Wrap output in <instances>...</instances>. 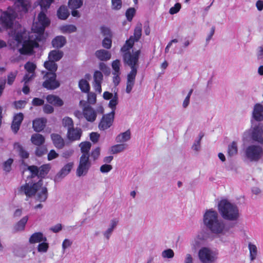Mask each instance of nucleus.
Masks as SVG:
<instances>
[{"label": "nucleus", "mask_w": 263, "mask_h": 263, "mask_svg": "<svg viewBox=\"0 0 263 263\" xmlns=\"http://www.w3.org/2000/svg\"><path fill=\"white\" fill-rule=\"evenodd\" d=\"M83 115L87 121L93 122L97 118L96 111L89 105H85L83 109Z\"/></svg>", "instance_id": "nucleus-17"}, {"label": "nucleus", "mask_w": 263, "mask_h": 263, "mask_svg": "<svg viewBox=\"0 0 263 263\" xmlns=\"http://www.w3.org/2000/svg\"><path fill=\"white\" fill-rule=\"evenodd\" d=\"M44 103V100L39 98H34L32 101V104L34 106H41L43 105Z\"/></svg>", "instance_id": "nucleus-64"}, {"label": "nucleus", "mask_w": 263, "mask_h": 263, "mask_svg": "<svg viewBox=\"0 0 263 263\" xmlns=\"http://www.w3.org/2000/svg\"><path fill=\"white\" fill-rule=\"evenodd\" d=\"M60 29L63 33H71L76 32L77 28L74 25L68 24L61 26Z\"/></svg>", "instance_id": "nucleus-34"}, {"label": "nucleus", "mask_w": 263, "mask_h": 263, "mask_svg": "<svg viewBox=\"0 0 263 263\" xmlns=\"http://www.w3.org/2000/svg\"><path fill=\"white\" fill-rule=\"evenodd\" d=\"M110 99L111 100L108 104V106L111 109V111H114L115 112L116 106L118 103V97L117 93H116L114 96Z\"/></svg>", "instance_id": "nucleus-42"}, {"label": "nucleus", "mask_w": 263, "mask_h": 263, "mask_svg": "<svg viewBox=\"0 0 263 263\" xmlns=\"http://www.w3.org/2000/svg\"><path fill=\"white\" fill-rule=\"evenodd\" d=\"M13 162V159L12 158L8 159L4 163L3 168L4 170L6 172H9L11 170V165Z\"/></svg>", "instance_id": "nucleus-51"}, {"label": "nucleus", "mask_w": 263, "mask_h": 263, "mask_svg": "<svg viewBox=\"0 0 263 263\" xmlns=\"http://www.w3.org/2000/svg\"><path fill=\"white\" fill-rule=\"evenodd\" d=\"M253 120L261 122L263 121V105L260 103H256L254 105L252 112L251 122L253 124Z\"/></svg>", "instance_id": "nucleus-16"}, {"label": "nucleus", "mask_w": 263, "mask_h": 263, "mask_svg": "<svg viewBox=\"0 0 263 263\" xmlns=\"http://www.w3.org/2000/svg\"><path fill=\"white\" fill-rule=\"evenodd\" d=\"M103 76L100 71H96L93 74V83H102Z\"/></svg>", "instance_id": "nucleus-47"}, {"label": "nucleus", "mask_w": 263, "mask_h": 263, "mask_svg": "<svg viewBox=\"0 0 263 263\" xmlns=\"http://www.w3.org/2000/svg\"><path fill=\"white\" fill-rule=\"evenodd\" d=\"M126 144H118L112 146L111 147V152L113 154H117L123 152L126 148Z\"/></svg>", "instance_id": "nucleus-41"}, {"label": "nucleus", "mask_w": 263, "mask_h": 263, "mask_svg": "<svg viewBox=\"0 0 263 263\" xmlns=\"http://www.w3.org/2000/svg\"><path fill=\"white\" fill-rule=\"evenodd\" d=\"M243 138L249 137L252 141L263 145V124L252 125L250 129L243 133Z\"/></svg>", "instance_id": "nucleus-7"}, {"label": "nucleus", "mask_w": 263, "mask_h": 263, "mask_svg": "<svg viewBox=\"0 0 263 263\" xmlns=\"http://www.w3.org/2000/svg\"><path fill=\"white\" fill-rule=\"evenodd\" d=\"M13 39L16 42L17 47L21 46L18 51L22 54H31L33 48L39 47L38 43L32 40L29 32L23 27L15 31Z\"/></svg>", "instance_id": "nucleus-3"}, {"label": "nucleus", "mask_w": 263, "mask_h": 263, "mask_svg": "<svg viewBox=\"0 0 263 263\" xmlns=\"http://www.w3.org/2000/svg\"><path fill=\"white\" fill-rule=\"evenodd\" d=\"M23 119L24 115L22 112L16 114L14 116L11 128L14 134L18 132Z\"/></svg>", "instance_id": "nucleus-20"}, {"label": "nucleus", "mask_w": 263, "mask_h": 263, "mask_svg": "<svg viewBox=\"0 0 263 263\" xmlns=\"http://www.w3.org/2000/svg\"><path fill=\"white\" fill-rule=\"evenodd\" d=\"M83 4V0H69L68 7L70 9H77L82 7Z\"/></svg>", "instance_id": "nucleus-38"}, {"label": "nucleus", "mask_w": 263, "mask_h": 263, "mask_svg": "<svg viewBox=\"0 0 263 263\" xmlns=\"http://www.w3.org/2000/svg\"><path fill=\"white\" fill-rule=\"evenodd\" d=\"M63 126L66 128L67 130L74 127L73 120L69 117H65L62 120Z\"/></svg>", "instance_id": "nucleus-36"}, {"label": "nucleus", "mask_w": 263, "mask_h": 263, "mask_svg": "<svg viewBox=\"0 0 263 263\" xmlns=\"http://www.w3.org/2000/svg\"><path fill=\"white\" fill-rule=\"evenodd\" d=\"M111 40L108 37H105L102 41V46L106 49H110L111 46Z\"/></svg>", "instance_id": "nucleus-58"}, {"label": "nucleus", "mask_w": 263, "mask_h": 263, "mask_svg": "<svg viewBox=\"0 0 263 263\" xmlns=\"http://www.w3.org/2000/svg\"><path fill=\"white\" fill-rule=\"evenodd\" d=\"M63 55V52L59 50H52L50 51L48 55V59L49 60L53 62L59 61Z\"/></svg>", "instance_id": "nucleus-33"}, {"label": "nucleus", "mask_w": 263, "mask_h": 263, "mask_svg": "<svg viewBox=\"0 0 263 263\" xmlns=\"http://www.w3.org/2000/svg\"><path fill=\"white\" fill-rule=\"evenodd\" d=\"M36 67L35 64L30 62H27L24 65V68L27 72L32 73H35Z\"/></svg>", "instance_id": "nucleus-44"}, {"label": "nucleus", "mask_w": 263, "mask_h": 263, "mask_svg": "<svg viewBox=\"0 0 263 263\" xmlns=\"http://www.w3.org/2000/svg\"><path fill=\"white\" fill-rule=\"evenodd\" d=\"M237 151V144L236 142L233 141L229 145L228 148V154L229 156L232 157L236 155Z\"/></svg>", "instance_id": "nucleus-39"}, {"label": "nucleus", "mask_w": 263, "mask_h": 263, "mask_svg": "<svg viewBox=\"0 0 263 263\" xmlns=\"http://www.w3.org/2000/svg\"><path fill=\"white\" fill-rule=\"evenodd\" d=\"M30 141L33 145L41 146L45 143V138L42 135L35 133L32 135Z\"/></svg>", "instance_id": "nucleus-24"}, {"label": "nucleus", "mask_w": 263, "mask_h": 263, "mask_svg": "<svg viewBox=\"0 0 263 263\" xmlns=\"http://www.w3.org/2000/svg\"><path fill=\"white\" fill-rule=\"evenodd\" d=\"M249 249L250 251V254L251 260H254L257 254V248L255 245H252L251 243L249 244Z\"/></svg>", "instance_id": "nucleus-48"}, {"label": "nucleus", "mask_w": 263, "mask_h": 263, "mask_svg": "<svg viewBox=\"0 0 263 263\" xmlns=\"http://www.w3.org/2000/svg\"><path fill=\"white\" fill-rule=\"evenodd\" d=\"M42 11L38 15V22L33 25L32 30L34 33L42 35L45 29L50 24V20Z\"/></svg>", "instance_id": "nucleus-8"}, {"label": "nucleus", "mask_w": 263, "mask_h": 263, "mask_svg": "<svg viewBox=\"0 0 263 263\" xmlns=\"http://www.w3.org/2000/svg\"><path fill=\"white\" fill-rule=\"evenodd\" d=\"M28 220V217L27 216L23 217L20 220H19L14 225L13 227V232H18L24 231Z\"/></svg>", "instance_id": "nucleus-26"}, {"label": "nucleus", "mask_w": 263, "mask_h": 263, "mask_svg": "<svg viewBox=\"0 0 263 263\" xmlns=\"http://www.w3.org/2000/svg\"><path fill=\"white\" fill-rule=\"evenodd\" d=\"M28 170L31 173V178L39 175V168L36 166H29L28 167Z\"/></svg>", "instance_id": "nucleus-54"}, {"label": "nucleus", "mask_w": 263, "mask_h": 263, "mask_svg": "<svg viewBox=\"0 0 263 263\" xmlns=\"http://www.w3.org/2000/svg\"><path fill=\"white\" fill-rule=\"evenodd\" d=\"M27 102L24 100H19L14 102V106L16 109L24 108Z\"/></svg>", "instance_id": "nucleus-61"}, {"label": "nucleus", "mask_w": 263, "mask_h": 263, "mask_svg": "<svg viewBox=\"0 0 263 263\" xmlns=\"http://www.w3.org/2000/svg\"><path fill=\"white\" fill-rule=\"evenodd\" d=\"M46 237L44 236L43 234L41 232L34 233L29 238V242L30 243L41 242L42 241H46Z\"/></svg>", "instance_id": "nucleus-28"}, {"label": "nucleus", "mask_w": 263, "mask_h": 263, "mask_svg": "<svg viewBox=\"0 0 263 263\" xmlns=\"http://www.w3.org/2000/svg\"><path fill=\"white\" fill-rule=\"evenodd\" d=\"M51 138L54 145L59 149L62 148L65 145V142L62 137L58 134H52Z\"/></svg>", "instance_id": "nucleus-22"}, {"label": "nucleus", "mask_w": 263, "mask_h": 263, "mask_svg": "<svg viewBox=\"0 0 263 263\" xmlns=\"http://www.w3.org/2000/svg\"><path fill=\"white\" fill-rule=\"evenodd\" d=\"M13 147L14 149L18 153L19 156L22 159H25L29 157V153L20 143L15 142L13 144Z\"/></svg>", "instance_id": "nucleus-23"}, {"label": "nucleus", "mask_w": 263, "mask_h": 263, "mask_svg": "<svg viewBox=\"0 0 263 263\" xmlns=\"http://www.w3.org/2000/svg\"><path fill=\"white\" fill-rule=\"evenodd\" d=\"M16 15L17 14L14 10L8 8L7 11L2 14L0 17V22L3 27L10 28L12 26L13 21Z\"/></svg>", "instance_id": "nucleus-10"}, {"label": "nucleus", "mask_w": 263, "mask_h": 263, "mask_svg": "<svg viewBox=\"0 0 263 263\" xmlns=\"http://www.w3.org/2000/svg\"><path fill=\"white\" fill-rule=\"evenodd\" d=\"M45 80L42 86L48 90H54L58 88L60 83L57 80V74L54 72H46L43 77Z\"/></svg>", "instance_id": "nucleus-9"}, {"label": "nucleus", "mask_w": 263, "mask_h": 263, "mask_svg": "<svg viewBox=\"0 0 263 263\" xmlns=\"http://www.w3.org/2000/svg\"><path fill=\"white\" fill-rule=\"evenodd\" d=\"M130 138V132L129 130H127L126 132L118 135L116 138V141L117 143H123L128 141Z\"/></svg>", "instance_id": "nucleus-32"}, {"label": "nucleus", "mask_w": 263, "mask_h": 263, "mask_svg": "<svg viewBox=\"0 0 263 263\" xmlns=\"http://www.w3.org/2000/svg\"><path fill=\"white\" fill-rule=\"evenodd\" d=\"M82 135V130L79 127H74L67 130V138L70 141L79 140Z\"/></svg>", "instance_id": "nucleus-19"}, {"label": "nucleus", "mask_w": 263, "mask_h": 263, "mask_svg": "<svg viewBox=\"0 0 263 263\" xmlns=\"http://www.w3.org/2000/svg\"><path fill=\"white\" fill-rule=\"evenodd\" d=\"M47 120L45 118H38L33 121V128L36 132H40L46 126Z\"/></svg>", "instance_id": "nucleus-21"}, {"label": "nucleus", "mask_w": 263, "mask_h": 263, "mask_svg": "<svg viewBox=\"0 0 263 263\" xmlns=\"http://www.w3.org/2000/svg\"><path fill=\"white\" fill-rule=\"evenodd\" d=\"M69 15V12L66 6H61L57 11V16L60 20H65Z\"/></svg>", "instance_id": "nucleus-31"}, {"label": "nucleus", "mask_w": 263, "mask_h": 263, "mask_svg": "<svg viewBox=\"0 0 263 263\" xmlns=\"http://www.w3.org/2000/svg\"><path fill=\"white\" fill-rule=\"evenodd\" d=\"M111 8L115 10H119L122 8V2L121 0H111Z\"/></svg>", "instance_id": "nucleus-49"}, {"label": "nucleus", "mask_w": 263, "mask_h": 263, "mask_svg": "<svg viewBox=\"0 0 263 263\" xmlns=\"http://www.w3.org/2000/svg\"><path fill=\"white\" fill-rule=\"evenodd\" d=\"M203 223L205 229L214 234H224L228 231L224 222L213 209L205 210L203 215Z\"/></svg>", "instance_id": "nucleus-2"}, {"label": "nucleus", "mask_w": 263, "mask_h": 263, "mask_svg": "<svg viewBox=\"0 0 263 263\" xmlns=\"http://www.w3.org/2000/svg\"><path fill=\"white\" fill-rule=\"evenodd\" d=\"M31 7V3L29 0H15L14 2V9L21 14H25L28 12Z\"/></svg>", "instance_id": "nucleus-15"}, {"label": "nucleus", "mask_w": 263, "mask_h": 263, "mask_svg": "<svg viewBox=\"0 0 263 263\" xmlns=\"http://www.w3.org/2000/svg\"><path fill=\"white\" fill-rule=\"evenodd\" d=\"M46 100L49 103L57 106H61L63 105V102L62 100L59 97L55 95H48L46 97Z\"/></svg>", "instance_id": "nucleus-29"}, {"label": "nucleus", "mask_w": 263, "mask_h": 263, "mask_svg": "<svg viewBox=\"0 0 263 263\" xmlns=\"http://www.w3.org/2000/svg\"><path fill=\"white\" fill-rule=\"evenodd\" d=\"M262 155L263 148L258 145H250L243 149V157L250 162H258Z\"/></svg>", "instance_id": "nucleus-6"}, {"label": "nucleus", "mask_w": 263, "mask_h": 263, "mask_svg": "<svg viewBox=\"0 0 263 263\" xmlns=\"http://www.w3.org/2000/svg\"><path fill=\"white\" fill-rule=\"evenodd\" d=\"M49 171L48 165H43L39 168V177L43 178L47 175Z\"/></svg>", "instance_id": "nucleus-43"}, {"label": "nucleus", "mask_w": 263, "mask_h": 263, "mask_svg": "<svg viewBox=\"0 0 263 263\" xmlns=\"http://www.w3.org/2000/svg\"><path fill=\"white\" fill-rule=\"evenodd\" d=\"M53 0H41L40 5L42 11H46L50 7Z\"/></svg>", "instance_id": "nucleus-46"}, {"label": "nucleus", "mask_w": 263, "mask_h": 263, "mask_svg": "<svg viewBox=\"0 0 263 263\" xmlns=\"http://www.w3.org/2000/svg\"><path fill=\"white\" fill-rule=\"evenodd\" d=\"M79 146L81 148V153L83 154L82 155H86V156H89V152L91 146L90 142L88 141L82 142L79 144Z\"/></svg>", "instance_id": "nucleus-35"}, {"label": "nucleus", "mask_w": 263, "mask_h": 263, "mask_svg": "<svg viewBox=\"0 0 263 263\" xmlns=\"http://www.w3.org/2000/svg\"><path fill=\"white\" fill-rule=\"evenodd\" d=\"M66 43L65 37L62 35L57 36L52 41V46L54 48H60L63 47Z\"/></svg>", "instance_id": "nucleus-27"}, {"label": "nucleus", "mask_w": 263, "mask_h": 263, "mask_svg": "<svg viewBox=\"0 0 263 263\" xmlns=\"http://www.w3.org/2000/svg\"><path fill=\"white\" fill-rule=\"evenodd\" d=\"M95 55L101 61H107L111 58L110 52L104 49L97 50L95 53Z\"/></svg>", "instance_id": "nucleus-30"}, {"label": "nucleus", "mask_w": 263, "mask_h": 263, "mask_svg": "<svg viewBox=\"0 0 263 263\" xmlns=\"http://www.w3.org/2000/svg\"><path fill=\"white\" fill-rule=\"evenodd\" d=\"M218 211L223 219L230 221H237L239 217V212L237 206L227 199L221 200L218 204Z\"/></svg>", "instance_id": "nucleus-5"}, {"label": "nucleus", "mask_w": 263, "mask_h": 263, "mask_svg": "<svg viewBox=\"0 0 263 263\" xmlns=\"http://www.w3.org/2000/svg\"><path fill=\"white\" fill-rule=\"evenodd\" d=\"M112 168L111 165L105 164L102 165L100 168V170L102 173H107L110 172Z\"/></svg>", "instance_id": "nucleus-62"}, {"label": "nucleus", "mask_w": 263, "mask_h": 263, "mask_svg": "<svg viewBox=\"0 0 263 263\" xmlns=\"http://www.w3.org/2000/svg\"><path fill=\"white\" fill-rule=\"evenodd\" d=\"M114 111L103 115L99 124V128L104 130L109 128L114 122Z\"/></svg>", "instance_id": "nucleus-14"}, {"label": "nucleus", "mask_w": 263, "mask_h": 263, "mask_svg": "<svg viewBox=\"0 0 263 263\" xmlns=\"http://www.w3.org/2000/svg\"><path fill=\"white\" fill-rule=\"evenodd\" d=\"M181 8V5L179 3H176L174 7L170 8L169 12L171 14L177 13Z\"/></svg>", "instance_id": "nucleus-63"}, {"label": "nucleus", "mask_w": 263, "mask_h": 263, "mask_svg": "<svg viewBox=\"0 0 263 263\" xmlns=\"http://www.w3.org/2000/svg\"><path fill=\"white\" fill-rule=\"evenodd\" d=\"M162 256L163 258H172L174 256V253L172 249H168L162 252Z\"/></svg>", "instance_id": "nucleus-55"}, {"label": "nucleus", "mask_w": 263, "mask_h": 263, "mask_svg": "<svg viewBox=\"0 0 263 263\" xmlns=\"http://www.w3.org/2000/svg\"><path fill=\"white\" fill-rule=\"evenodd\" d=\"M17 75V72H11L7 76V84L11 85L14 82Z\"/></svg>", "instance_id": "nucleus-52"}, {"label": "nucleus", "mask_w": 263, "mask_h": 263, "mask_svg": "<svg viewBox=\"0 0 263 263\" xmlns=\"http://www.w3.org/2000/svg\"><path fill=\"white\" fill-rule=\"evenodd\" d=\"M118 221L116 219H112L110 221L109 226L108 228L103 232V235L104 237L106 239V240H108L110 239V237L114 231V230L116 228Z\"/></svg>", "instance_id": "nucleus-25"}, {"label": "nucleus", "mask_w": 263, "mask_h": 263, "mask_svg": "<svg viewBox=\"0 0 263 263\" xmlns=\"http://www.w3.org/2000/svg\"><path fill=\"white\" fill-rule=\"evenodd\" d=\"M142 28L141 24L137 26L134 30L133 35H131L129 39L125 42V44L121 49V51H126L130 50L133 46L134 43L137 42L140 39L141 36Z\"/></svg>", "instance_id": "nucleus-13"}, {"label": "nucleus", "mask_w": 263, "mask_h": 263, "mask_svg": "<svg viewBox=\"0 0 263 263\" xmlns=\"http://www.w3.org/2000/svg\"><path fill=\"white\" fill-rule=\"evenodd\" d=\"M89 156L82 155L80 157L79 164L77 169V175L78 177L85 176L91 166V162L89 159Z\"/></svg>", "instance_id": "nucleus-12"}, {"label": "nucleus", "mask_w": 263, "mask_h": 263, "mask_svg": "<svg viewBox=\"0 0 263 263\" xmlns=\"http://www.w3.org/2000/svg\"><path fill=\"white\" fill-rule=\"evenodd\" d=\"M198 257L202 263H212L216 259V255L210 249L203 247L198 252Z\"/></svg>", "instance_id": "nucleus-11"}, {"label": "nucleus", "mask_w": 263, "mask_h": 263, "mask_svg": "<svg viewBox=\"0 0 263 263\" xmlns=\"http://www.w3.org/2000/svg\"><path fill=\"white\" fill-rule=\"evenodd\" d=\"M100 155V148L97 147L95 149L91 151L90 156L93 158L94 160H97Z\"/></svg>", "instance_id": "nucleus-60"}, {"label": "nucleus", "mask_w": 263, "mask_h": 263, "mask_svg": "<svg viewBox=\"0 0 263 263\" xmlns=\"http://www.w3.org/2000/svg\"><path fill=\"white\" fill-rule=\"evenodd\" d=\"M79 87L83 92H88L90 90V86L87 80L81 79L79 82Z\"/></svg>", "instance_id": "nucleus-40"}, {"label": "nucleus", "mask_w": 263, "mask_h": 263, "mask_svg": "<svg viewBox=\"0 0 263 263\" xmlns=\"http://www.w3.org/2000/svg\"><path fill=\"white\" fill-rule=\"evenodd\" d=\"M136 13V10L134 8H128L125 13V15L127 18V20L128 21H131L134 16Z\"/></svg>", "instance_id": "nucleus-50"}, {"label": "nucleus", "mask_w": 263, "mask_h": 263, "mask_svg": "<svg viewBox=\"0 0 263 263\" xmlns=\"http://www.w3.org/2000/svg\"><path fill=\"white\" fill-rule=\"evenodd\" d=\"M44 67L49 71H50V72H54L57 71L58 68V65L55 63V62H53L52 61L49 60V61H46L44 63Z\"/></svg>", "instance_id": "nucleus-37"}, {"label": "nucleus", "mask_w": 263, "mask_h": 263, "mask_svg": "<svg viewBox=\"0 0 263 263\" xmlns=\"http://www.w3.org/2000/svg\"><path fill=\"white\" fill-rule=\"evenodd\" d=\"M87 100L90 104H94L96 102V95L94 92H87Z\"/></svg>", "instance_id": "nucleus-59"}, {"label": "nucleus", "mask_w": 263, "mask_h": 263, "mask_svg": "<svg viewBox=\"0 0 263 263\" xmlns=\"http://www.w3.org/2000/svg\"><path fill=\"white\" fill-rule=\"evenodd\" d=\"M47 152V149L45 146H37L35 151V154L38 157H41Z\"/></svg>", "instance_id": "nucleus-45"}, {"label": "nucleus", "mask_w": 263, "mask_h": 263, "mask_svg": "<svg viewBox=\"0 0 263 263\" xmlns=\"http://www.w3.org/2000/svg\"><path fill=\"white\" fill-rule=\"evenodd\" d=\"M43 184L42 179L36 182L29 181L22 185L18 191L27 197H31L37 193L36 199L40 202H45L48 197V191L46 187L43 186Z\"/></svg>", "instance_id": "nucleus-4"}, {"label": "nucleus", "mask_w": 263, "mask_h": 263, "mask_svg": "<svg viewBox=\"0 0 263 263\" xmlns=\"http://www.w3.org/2000/svg\"><path fill=\"white\" fill-rule=\"evenodd\" d=\"M49 246L48 244L45 241H43V242L39 244L37 247V250L40 252H46L48 250Z\"/></svg>", "instance_id": "nucleus-53"}, {"label": "nucleus", "mask_w": 263, "mask_h": 263, "mask_svg": "<svg viewBox=\"0 0 263 263\" xmlns=\"http://www.w3.org/2000/svg\"><path fill=\"white\" fill-rule=\"evenodd\" d=\"M35 77V73L27 72L24 76L23 82L24 83H28L30 81L32 80Z\"/></svg>", "instance_id": "nucleus-57"}, {"label": "nucleus", "mask_w": 263, "mask_h": 263, "mask_svg": "<svg viewBox=\"0 0 263 263\" xmlns=\"http://www.w3.org/2000/svg\"><path fill=\"white\" fill-rule=\"evenodd\" d=\"M73 165V162H69L65 165L55 175L54 178L55 181H60L63 178L66 176L70 172Z\"/></svg>", "instance_id": "nucleus-18"}, {"label": "nucleus", "mask_w": 263, "mask_h": 263, "mask_svg": "<svg viewBox=\"0 0 263 263\" xmlns=\"http://www.w3.org/2000/svg\"><path fill=\"white\" fill-rule=\"evenodd\" d=\"M124 52L123 55V61L125 65L128 66L131 70L127 75L126 92L129 93L135 85L136 77L137 74L138 69L139 67V59L141 53L140 49L133 52L129 50L126 51H121Z\"/></svg>", "instance_id": "nucleus-1"}, {"label": "nucleus", "mask_w": 263, "mask_h": 263, "mask_svg": "<svg viewBox=\"0 0 263 263\" xmlns=\"http://www.w3.org/2000/svg\"><path fill=\"white\" fill-rule=\"evenodd\" d=\"M120 62L119 60H116L114 61L112 63V67L114 69V71L113 73H120Z\"/></svg>", "instance_id": "nucleus-56"}]
</instances>
